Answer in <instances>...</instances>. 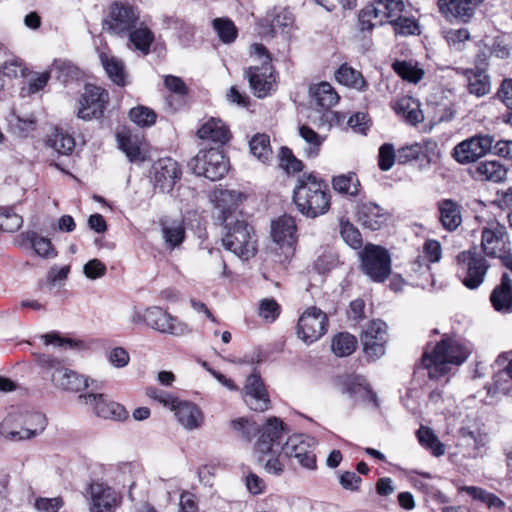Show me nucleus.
I'll list each match as a JSON object with an SVG mask.
<instances>
[{
  "label": "nucleus",
  "mask_w": 512,
  "mask_h": 512,
  "mask_svg": "<svg viewBox=\"0 0 512 512\" xmlns=\"http://www.w3.org/2000/svg\"><path fill=\"white\" fill-rule=\"evenodd\" d=\"M293 202L298 211L308 217L321 216L330 208V194L327 184L313 173L297 178L293 190Z\"/></svg>",
  "instance_id": "obj_1"
},
{
  "label": "nucleus",
  "mask_w": 512,
  "mask_h": 512,
  "mask_svg": "<svg viewBox=\"0 0 512 512\" xmlns=\"http://www.w3.org/2000/svg\"><path fill=\"white\" fill-rule=\"evenodd\" d=\"M470 354L468 347L456 339L440 341L431 353L425 352L422 363L429 371L430 378H439L451 369L452 365H461Z\"/></svg>",
  "instance_id": "obj_2"
},
{
  "label": "nucleus",
  "mask_w": 512,
  "mask_h": 512,
  "mask_svg": "<svg viewBox=\"0 0 512 512\" xmlns=\"http://www.w3.org/2000/svg\"><path fill=\"white\" fill-rule=\"evenodd\" d=\"M47 426V419L40 412L13 410L0 423V433L5 439L18 442L39 436Z\"/></svg>",
  "instance_id": "obj_3"
},
{
  "label": "nucleus",
  "mask_w": 512,
  "mask_h": 512,
  "mask_svg": "<svg viewBox=\"0 0 512 512\" xmlns=\"http://www.w3.org/2000/svg\"><path fill=\"white\" fill-rule=\"evenodd\" d=\"M283 437L282 422L276 417L269 418L256 443V451L263 456L271 455V458L265 463V470L270 474L280 475L284 470L287 458L282 454L281 441Z\"/></svg>",
  "instance_id": "obj_4"
},
{
  "label": "nucleus",
  "mask_w": 512,
  "mask_h": 512,
  "mask_svg": "<svg viewBox=\"0 0 512 512\" xmlns=\"http://www.w3.org/2000/svg\"><path fill=\"white\" fill-rule=\"evenodd\" d=\"M224 225L226 232L222 238V243L225 249L244 260L254 257L257 251V241L252 227L245 221L240 220Z\"/></svg>",
  "instance_id": "obj_5"
},
{
  "label": "nucleus",
  "mask_w": 512,
  "mask_h": 512,
  "mask_svg": "<svg viewBox=\"0 0 512 512\" xmlns=\"http://www.w3.org/2000/svg\"><path fill=\"white\" fill-rule=\"evenodd\" d=\"M253 52L259 57L265 56L261 66H251L245 71L250 88L253 94L258 98L266 97L273 89L275 77L273 75V67L270 64L266 48L262 44H254Z\"/></svg>",
  "instance_id": "obj_6"
},
{
  "label": "nucleus",
  "mask_w": 512,
  "mask_h": 512,
  "mask_svg": "<svg viewBox=\"0 0 512 512\" xmlns=\"http://www.w3.org/2000/svg\"><path fill=\"white\" fill-rule=\"evenodd\" d=\"M458 275L469 289L478 288L489 268L486 259L476 251H462L457 256Z\"/></svg>",
  "instance_id": "obj_7"
},
{
  "label": "nucleus",
  "mask_w": 512,
  "mask_h": 512,
  "mask_svg": "<svg viewBox=\"0 0 512 512\" xmlns=\"http://www.w3.org/2000/svg\"><path fill=\"white\" fill-rule=\"evenodd\" d=\"M363 272L375 282H384L391 273V257L378 245L368 244L360 252Z\"/></svg>",
  "instance_id": "obj_8"
},
{
  "label": "nucleus",
  "mask_w": 512,
  "mask_h": 512,
  "mask_svg": "<svg viewBox=\"0 0 512 512\" xmlns=\"http://www.w3.org/2000/svg\"><path fill=\"white\" fill-rule=\"evenodd\" d=\"M189 166L198 176H204L212 181L224 177L228 171V160L218 149L200 150L189 162Z\"/></svg>",
  "instance_id": "obj_9"
},
{
  "label": "nucleus",
  "mask_w": 512,
  "mask_h": 512,
  "mask_svg": "<svg viewBox=\"0 0 512 512\" xmlns=\"http://www.w3.org/2000/svg\"><path fill=\"white\" fill-rule=\"evenodd\" d=\"M139 21V11L126 3L114 2L110 7L108 17L103 22L105 31L112 35L124 36L136 27Z\"/></svg>",
  "instance_id": "obj_10"
},
{
  "label": "nucleus",
  "mask_w": 512,
  "mask_h": 512,
  "mask_svg": "<svg viewBox=\"0 0 512 512\" xmlns=\"http://www.w3.org/2000/svg\"><path fill=\"white\" fill-rule=\"evenodd\" d=\"M146 325L162 334H169L176 337L186 336L191 333L187 323L176 316L171 315L159 306L146 308Z\"/></svg>",
  "instance_id": "obj_11"
},
{
  "label": "nucleus",
  "mask_w": 512,
  "mask_h": 512,
  "mask_svg": "<svg viewBox=\"0 0 512 512\" xmlns=\"http://www.w3.org/2000/svg\"><path fill=\"white\" fill-rule=\"evenodd\" d=\"M313 445V438L303 434H295L288 437L284 444L281 443L282 454L288 459H295L303 468L314 469L316 467V456L313 453Z\"/></svg>",
  "instance_id": "obj_12"
},
{
  "label": "nucleus",
  "mask_w": 512,
  "mask_h": 512,
  "mask_svg": "<svg viewBox=\"0 0 512 512\" xmlns=\"http://www.w3.org/2000/svg\"><path fill=\"white\" fill-rule=\"evenodd\" d=\"M328 326V319L324 312L312 306L307 308L300 316L297 325L298 337L306 344L313 343L322 337Z\"/></svg>",
  "instance_id": "obj_13"
},
{
  "label": "nucleus",
  "mask_w": 512,
  "mask_h": 512,
  "mask_svg": "<svg viewBox=\"0 0 512 512\" xmlns=\"http://www.w3.org/2000/svg\"><path fill=\"white\" fill-rule=\"evenodd\" d=\"M481 247L487 256L503 258L510 250L506 227L498 221L488 222L482 229Z\"/></svg>",
  "instance_id": "obj_14"
},
{
  "label": "nucleus",
  "mask_w": 512,
  "mask_h": 512,
  "mask_svg": "<svg viewBox=\"0 0 512 512\" xmlns=\"http://www.w3.org/2000/svg\"><path fill=\"white\" fill-rule=\"evenodd\" d=\"M494 137L491 135H475L463 140L453 149V157L460 164L477 161L492 150Z\"/></svg>",
  "instance_id": "obj_15"
},
{
  "label": "nucleus",
  "mask_w": 512,
  "mask_h": 512,
  "mask_svg": "<svg viewBox=\"0 0 512 512\" xmlns=\"http://www.w3.org/2000/svg\"><path fill=\"white\" fill-rule=\"evenodd\" d=\"M109 100L108 92L95 85H86L79 99L77 116L83 120L99 118L103 115Z\"/></svg>",
  "instance_id": "obj_16"
},
{
  "label": "nucleus",
  "mask_w": 512,
  "mask_h": 512,
  "mask_svg": "<svg viewBox=\"0 0 512 512\" xmlns=\"http://www.w3.org/2000/svg\"><path fill=\"white\" fill-rule=\"evenodd\" d=\"M361 343L365 355L376 360L385 354L387 343V325L381 320L371 321L361 334Z\"/></svg>",
  "instance_id": "obj_17"
},
{
  "label": "nucleus",
  "mask_w": 512,
  "mask_h": 512,
  "mask_svg": "<svg viewBox=\"0 0 512 512\" xmlns=\"http://www.w3.org/2000/svg\"><path fill=\"white\" fill-rule=\"evenodd\" d=\"M78 400L81 404L91 407L98 417L116 421H122L128 417L124 406L109 400L105 394H80Z\"/></svg>",
  "instance_id": "obj_18"
},
{
  "label": "nucleus",
  "mask_w": 512,
  "mask_h": 512,
  "mask_svg": "<svg viewBox=\"0 0 512 512\" xmlns=\"http://www.w3.org/2000/svg\"><path fill=\"white\" fill-rule=\"evenodd\" d=\"M90 512H115L120 504V495L101 482L90 484L88 489Z\"/></svg>",
  "instance_id": "obj_19"
},
{
  "label": "nucleus",
  "mask_w": 512,
  "mask_h": 512,
  "mask_svg": "<svg viewBox=\"0 0 512 512\" xmlns=\"http://www.w3.org/2000/svg\"><path fill=\"white\" fill-rule=\"evenodd\" d=\"M243 398L248 407L257 412H264L270 408L269 394L260 375L252 373L246 379Z\"/></svg>",
  "instance_id": "obj_20"
},
{
  "label": "nucleus",
  "mask_w": 512,
  "mask_h": 512,
  "mask_svg": "<svg viewBox=\"0 0 512 512\" xmlns=\"http://www.w3.org/2000/svg\"><path fill=\"white\" fill-rule=\"evenodd\" d=\"M155 188L163 193L170 192L181 177L178 163L171 158H161L152 167Z\"/></svg>",
  "instance_id": "obj_21"
},
{
  "label": "nucleus",
  "mask_w": 512,
  "mask_h": 512,
  "mask_svg": "<svg viewBox=\"0 0 512 512\" xmlns=\"http://www.w3.org/2000/svg\"><path fill=\"white\" fill-rule=\"evenodd\" d=\"M246 196L240 191L229 189H218L212 193L211 201L218 211V219L223 224L229 223L233 213L245 200Z\"/></svg>",
  "instance_id": "obj_22"
},
{
  "label": "nucleus",
  "mask_w": 512,
  "mask_h": 512,
  "mask_svg": "<svg viewBox=\"0 0 512 512\" xmlns=\"http://www.w3.org/2000/svg\"><path fill=\"white\" fill-rule=\"evenodd\" d=\"M356 216L358 222L367 229L379 230L385 225L388 214L378 204L373 202L360 203L357 206Z\"/></svg>",
  "instance_id": "obj_23"
},
{
  "label": "nucleus",
  "mask_w": 512,
  "mask_h": 512,
  "mask_svg": "<svg viewBox=\"0 0 512 512\" xmlns=\"http://www.w3.org/2000/svg\"><path fill=\"white\" fill-rule=\"evenodd\" d=\"M171 410L179 424L187 430L197 429L203 424V414L192 402L177 399Z\"/></svg>",
  "instance_id": "obj_24"
},
{
  "label": "nucleus",
  "mask_w": 512,
  "mask_h": 512,
  "mask_svg": "<svg viewBox=\"0 0 512 512\" xmlns=\"http://www.w3.org/2000/svg\"><path fill=\"white\" fill-rule=\"evenodd\" d=\"M271 236L280 247L291 249L297 241L296 223L291 216L283 215L271 224Z\"/></svg>",
  "instance_id": "obj_25"
},
{
  "label": "nucleus",
  "mask_w": 512,
  "mask_h": 512,
  "mask_svg": "<svg viewBox=\"0 0 512 512\" xmlns=\"http://www.w3.org/2000/svg\"><path fill=\"white\" fill-rule=\"evenodd\" d=\"M51 380L55 387L69 392H80L89 386L88 378L62 366L54 370Z\"/></svg>",
  "instance_id": "obj_26"
},
{
  "label": "nucleus",
  "mask_w": 512,
  "mask_h": 512,
  "mask_svg": "<svg viewBox=\"0 0 512 512\" xmlns=\"http://www.w3.org/2000/svg\"><path fill=\"white\" fill-rule=\"evenodd\" d=\"M508 169L497 160L479 162L473 171V177L480 181L500 183L507 179Z\"/></svg>",
  "instance_id": "obj_27"
},
{
  "label": "nucleus",
  "mask_w": 512,
  "mask_h": 512,
  "mask_svg": "<svg viewBox=\"0 0 512 512\" xmlns=\"http://www.w3.org/2000/svg\"><path fill=\"white\" fill-rule=\"evenodd\" d=\"M461 74L467 80V88L470 94L482 97L490 92V78L483 69L478 67L462 69Z\"/></svg>",
  "instance_id": "obj_28"
},
{
  "label": "nucleus",
  "mask_w": 512,
  "mask_h": 512,
  "mask_svg": "<svg viewBox=\"0 0 512 512\" xmlns=\"http://www.w3.org/2000/svg\"><path fill=\"white\" fill-rule=\"evenodd\" d=\"M440 12L447 19L468 21L473 15L472 0H438Z\"/></svg>",
  "instance_id": "obj_29"
},
{
  "label": "nucleus",
  "mask_w": 512,
  "mask_h": 512,
  "mask_svg": "<svg viewBox=\"0 0 512 512\" xmlns=\"http://www.w3.org/2000/svg\"><path fill=\"white\" fill-rule=\"evenodd\" d=\"M490 300L495 310L504 313L512 311V280L507 273L502 275L501 283L492 291Z\"/></svg>",
  "instance_id": "obj_30"
},
{
  "label": "nucleus",
  "mask_w": 512,
  "mask_h": 512,
  "mask_svg": "<svg viewBox=\"0 0 512 512\" xmlns=\"http://www.w3.org/2000/svg\"><path fill=\"white\" fill-rule=\"evenodd\" d=\"M393 109L398 116L410 125L415 126L424 120L419 101L410 96H403L398 99L394 103Z\"/></svg>",
  "instance_id": "obj_31"
},
{
  "label": "nucleus",
  "mask_w": 512,
  "mask_h": 512,
  "mask_svg": "<svg viewBox=\"0 0 512 512\" xmlns=\"http://www.w3.org/2000/svg\"><path fill=\"white\" fill-rule=\"evenodd\" d=\"M197 135L201 139L211 140L216 143L225 144L229 141L231 134L225 123L218 118H210L198 129Z\"/></svg>",
  "instance_id": "obj_32"
},
{
  "label": "nucleus",
  "mask_w": 512,
  "mask_h": 512,
  "mask_svg": "<svg viewBox=\"0 0 512 512\" xmlns=\"http://www.w3.org/2000/svg\"><path fill=\"white\" fill-rule=\"evenodd\" d=\"M99 58L107 76L113 83L118 86H125L128 83V75L121 59L106 52H101Z\"/></svg>",
  "instance_id": "obj_33"
},
{
  "label": "nucleus",
  "mask_w": 512,
  "mask_h": 512,
  "mask_svg": "<svg viewBox=\"0 0 512 512\" xmlns=\"http://www.w3.org/2000/svg\"><path fill=\"white\" fill-rule=\"evenodd\" d=\"M440 222L448 231L456 230L462 223L461 207L451 199L438 202Z\"/></svg>",
  "instance_id": "obj_34"
},
{
  "label": "nucleus",
  "mask_w": 512,
  "mask_h": 512,
  "mask_svg": "<svg viewBox=\"0 0 512 512\" xmlns=\"http://www.w3.org/2000/svg\"><path fill=\"white\" fill-rule=\"evenodd\" d=\"M266 19L270 23L272 33H276L278 30L285 31L294 23V15L286 6H275L267 13Z\"/></svg>",
  "instance_id": "obj_35"
},
{
  "label": "nucleus",
  "mask_w": 512,
  "mask_h": 512,
  "mask_svg": "<svg viewBox=\"0 0 512 512\" xmlns=\"http://www.w3.org/2000/svg\"><path fill=\"white\" fill-rule=\"evenodd\" d=\"M161 232L165 245L170 249L178 247L185 238V228L181 221H162Z\"/></svg>",
  "instance_id": "obj_36"
},
{
  "label": "nucleus",
  "mask_w": 512,
  "mask_h": 512,
  "mask_svg": "<svg viewBox=\"0 0 512 512\" xmlns=\"http://www.w3.org/2000/svg\"><path fill=\"white\" fill-rule=\"evenodd\" d=\"M335 78L340 84L359 91H364L367 87L362 74L346 64L338 68L335 72Z\"/></svg>",
  "instance_id": "obj_37"
},
{
  "label": "nucleus",
  "mask_w": 512,
  "mask_h": 512,
  "mask_svg": "<svg viewBox=\"0 0 512 512\" xmlns=\"http://www.w3.org/2000/svg\"><path fill=\"white\" fill-rule=\"evenodd\" d=\"M392 68L399 77L409 83L417 84L424 76V70L413 61L396 60Z\"/></svg>",
  "instance_id": "obj_38"
},
{
  "label": "nucleus",
  "mask_w": 512,
  "mask_h": 512,
  "mask_svg": "<svg viewBox=\"0 0 512 512\" xmlns=\"http://www.w3.org/2000/svg\"><path fill=\"white\" fill-rule=\"evenodd\" d=\"M129 40L134 45L135 49L141 51L143 54H148L150 46L154 41L153 32L143 24L136 25L129 33Z\"/></svg>",
  "instance_id": "obj_39"
},
{
  "label": "nucleus",
  "mask_w": 512,
  "mask_h": 512,
  "mask_svg": "<svg viewBox=\"0 0 512 512\" xmlns=\"http://www.w3.org/2000/svg\"><path fill=\"white\" fill-rule=\"evenodd\" d=\"M373 6L379 16V23L383 24L387 19H396L403 11L404 3L402 0H375Z\"/></svg>",
  "instance_id": "obj_40"
},
{
  "label": "nucleus",
  "mask_w": 512,
  "mask_h": 512,
  "mask_svg": "<svg viewBox=\"0 0 512 512\" xmlns=\"http://www.w3.org/2000/svg\"><path fill=\"white\" fill-rule=\"evenodd\" d=\"M333 189L341 194L356 196L359 193L360 182L353 172L333 177Z\"/></svg>",
  "instance_id": "obj_41"
},
{
  "label": "nucleus",
  "mask_w": 512,
  "mask_h": 512,
  "mask_svg": "<svg viewBox=\"0 0 512 512\" xmlns=\"http://www.w3.org/2000/svg\"><path fill=\"white\" fill-rule=\"evenodd\" d=\"M118 146L131 162H143L145 155L137 138L125 134H117Z\"/></svg>",
  "instance_id": "obj_42"
},
{
  "label": "nucleus",
  "mask_w": 512,
  "mask_h": 512,
  "mask_svg": "<svg viewBox=\"0 0 512 512\" xmlns=\"http://www.w3.org/2000/svg\"><path fill=\"white\" fill-rule=\"evenodd\" d=\"M348 392L355 398L372 403L375 407L379 406L377 395L371 390L366 379L362 376L354 377L353 382L348 388Z\"/></svg>",
  "instance_id": "obj_43"
},
{
  "label": "nucleus",
  "mask_w": 512,
  "mask_h": 512,
  "mask_svg": "<svg viewBox=\"0 0 512 512\" xmlns=\"http://www.w3.org/2000/svg\"><path fill=\"white\" fill-rule=\"evenodd\" d=\"M312 96L316 104L322 108H330L339 100L338 94L328 82L318 84L313 89Z\"/></svg>",
  "instance_id": "obj_44"
},
{
  "label": "nucleus",
  "mask_w": 512,
  "mask_h": 512,
  "mask_svg": "<svg viewBox=\"0 0 512 512\" xmlns=\"http://www.w3.org/2000/svg\"><path fill=\"white\" fill-rule=\"evenodd\" d=\"M299 134L308 145V147L305 149L307 157L315 158L318 156L320 147L323 144L325 137L319 135L312 128L306 125L299 127Z\"/></svg>",
  "instance_id": "obj_45"
},
{
  "label": "nucleus",
  "mask_w": 512,
  "mask_h": 512,
  "mask_svg": "<svg viewBox=\"0 0 512 512\" xmlns=\"http://www.w3.org/2000/svg\"><path fill=\"white\" fill-rule=\"evenodd\" d=\"M48 145L62 155H69L75 148L74 138L63 131L56 130L48 139Z\"/></svg>",
  "instance_id": "obj_46"
},
{
  "label": "nucleus",
  "mask_w": 512,
  "mask_h": 512,
  "mask_svg": "<svg viewBox=\"0 0 512 512\" xmlns=\"http://www.w3.org/2000/svg\"><path fill=\"white\" fill-rule=\"evenodd\" d=\"M356 338L349 333H339L334 336L331 344L333 353L338 357H346L355 351Z\"/></svg>",
  "instance_id": "obj_47"
},
{
  "label": "nucleus",
  "mask_w": 512,
  "mask_h": 512,
  "mask_svg": "<svg viewBox=\"0 0 512 512\" xmlns=\"http://www.w3.org/2000/svg\"><path fill=\"white\" fill-rule=\"evenodd\" d=\"M417 437L420 444L429 449L434 456L438 457L444 454V445L430 428L421 426L417 431Z\"/></svg>",
  "instance_id": "obj_48"
},
{
  "label": "nucleus",
  "mask_w": 512,
  "mask_h": 512,
  "mask_svg": "<svg viewBox=\"0 0 512 512\" xmlns=\"http://www.w3.org/2000/svg\"><path fill=\"white\" fill-rule=\"evenodd\" d=\"M250 151L261 162H267L272 157L269 137L265 134L255 135L250 141Z\"/></svg>",
  "instance_id": "obj_49"
},
{
  "label": "nucleus",
  "mask_w": 512,
  "mask_h": 512,
  "mask_svg": "<svg viewBox=\"0 0 512 512\" xmlns=\"http://www.w3.org/2000/svg\"><path fill=\"white\" fill-rule=\"evenodd\" d=\"M23 224V219L10 207L0 208V228L4 232H15Z\"/></svg>",
  "instance_id": "obj_50"
},
{
  "label": "nucleus",
  "mask_w": 512,
  "mask_h": 512,
  "mask_svg": "<svg viewBox=\"0 0 512 512\" xmlns=\"http://www.w3.org/2000/svg\"><path fill=\"white\" fill-rule=\"evenodd\" d=\"M132 122L140 127H150L156 122V113L145 106L134 107L129 112Z\"/></svg>",
  "instance_id": "obj_51"
},
{
  "label": "nucleus",
  "mask_w": 512,
  "mask_h": 512,
  "mask_svg": "<svg viewBox=\"0 0 512 512\" xmlns=\"http://www.w3.org/2000/svg\"><path fill=\"white\" fill-rule=\"evenodd\" d=\"M340 234L347 245L353 249H360L362 247V237L359 230L349 221L341 220Z\"/></svg>",
  "instance_id": "obj_52"
},
{
  "label": "nucleus",
  "mask_w": 512,
  "mask_h": 512,
  "mask_svg": "<svg viewBox=\"0 0 512 512\" xmlns=\"http://www.w3.org/2000/svg\"><path fill=\"white\" fill-rule=\"evenodd\" d=\"M28 240L34 251L41 257L52 258L56 255L51 241L48 238L39 236L36 232L28 233Z\"/></svg>",
  "instance_id": "obj_53"
},
{
  "label": "nucleus",
  "mask_w": 512,
  "mask_h": 512,
  "mask_svg": "<svg viewBox=\"0 0 512 512\" xmlns=\"http://www.w3.org/2000/svg\"><path fill=\"white\" fill-rule=\"evenodd\" d=\"M213 27L223 42L231 43L235 40L237 30L232 21L217 18L213 21Z\"/></svg>",
  "instance_id": "obj_54"
},
{
  "label": "nucleus",
  "mask_w": 512,
  "mask_h": 512,
  "mask_svg": "<svg viewBox=\"0 0 512 512\" xmlns=\"http://www.w3.org/2000/svg\"><path fill=\"white\" fill-rule=\"evenodd\" d=\"M27 71L25 63L20 58L7 60L0 68V73L10 78L24 77Z\"/></svg>",
  "instance_id": "obj_55"
},
{
  "label": "nucleus",
  "mask_w": 512,
  "mask_h": 512,
  "mask_svg": "<svg viewBox=\"0 0 512 512\" xmlns=\"http://www.w3.org/2000/svg\"><path fill=\"white\" fill-rule=\"evenodd\" d=\"M397 159L394 146L385 143L379 148L378 165L382 171H388L392 168Z\"/></svg>",
  "instance_id": "obj_56"
},
{
  "label": "nucleus",
  "mask_w": 512,
  "mask_h": 512,
  "mask_svg": "<svg viewBox=\"0 0 512 512\" xmlns=\"http://www.w3.org/2000/svg\"><path fill=\"white\" fill-rule=\"evenodd\" d=\"M280 166L288 173L300 172L303 169L302 161L298 160L289 148L282 147L280 152Z\"/></svg>",
  "instance_id": "obj_57"
},
{
  "label": "nucleus",
  "mask_w": 512,
  "mask_h": 512,
  "mask_svg": "<svg viewBox=\"0 0 512 512\" xmlns=\"http://www.w3.org/2000/svg\"><path fill=\"white\" fill-rule=\"evenodd\" d=\"M391 23L398 34L415 35L420 33L419 25L413 19L398 16L396 19L391 20Z\"/></svg>",
  "instance_id": "obj_58"
},
{
  "label": "nucleus",
  "mask_w": 512,
  "mask_h": 512,
  "mask_svg": "<svg viewBox=\"0 0 512 512\" xmlns=\"http://www.w3.org/2000/svg\"><path fill=\"white\" fill-rule=\"evenodd\" d=\"M422 152V143H413L410 145H406L398 150L397 161L399 164H406L410 161L418 159Z\"/></svg>",
  "instance_id": "obj_59"
},
{
  "label": "nucleus",
  "mask_w": 512,
  "mask_h": 512,
  "mask_svg": "<svg viewBox=\"0 0 512 512\" xmlns=\"http://www.w3.org/2000/svg\"><path fill=\"white\" fill-rule=\"evenodd\" d=\"M280 305L274 299H263L259 305V316L273 322L280 314Z\"/></svg>",
  "instance_id": "obj_60"
},
{
  "label": "nucleus",
  "mask_w": 512,
  "mask_h": 512,
  "mask_svg": "<svg viewBox=\"0 0 512 512\" xmlns=\"http://www.w3.org/2000/svg\"><path fill=\"white\" fill-rule=\"evenodd\" d=\"M108 362L115 368H124L130 362V355L123 347H114L107 353Z\"/></svg>",
  "instance_id": "obj_61"
},
{
  "label": "nucleus",
  "mask_w": 512,
  "mask_h": 512,
  "mask_svg": "<svg viewBox=\"0 0 512 512\" xmlns=\"http://www.w3.org/2000/svg\"><path fill=\"white\" fill-rule=\"evenodd\" d=\"M359 23L361 30H371L375 26L381 25L373 5L367 6L360 12Z\"/></svg>",
  "instance_id": "obj_62"
},
{
  "label": "nucleus",
  "mask_w": 512,
  "mask_h": 512,
  "mask_svg": "<svg viewBox=\"0 0 512 512\" xmlns=\"http://www.w3.org/2000/svg\"><path fill=\"white\" fill-rule=\"evenodd\" d=\"M231 428L240 433L243 437L250 439L258 431V426L255 422H251L246 418H239L231 421Z\"/></svg>",
  "instance_id": "obj_63"
},
{
  "label": "nucleus",
  "mask_w": 512,
  "mask_h": 512,
  "mask_svg": "<svg viewBox=\"0 0 512 512\" xmlns=\"http://www.w3.org/2000/svg\"><path fill=\"white\" fill-rule=\"evenodd\" d=\"M83 273L87 278L95 280L106 274V266L99 259H92L84 265Z\"/></svg>",
  "instance_id": "obj_64"
}]
</instances>
